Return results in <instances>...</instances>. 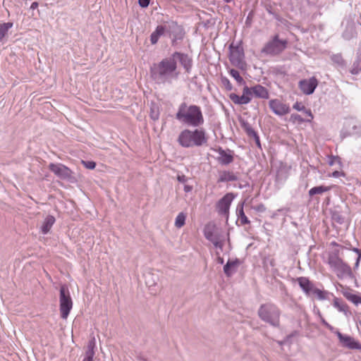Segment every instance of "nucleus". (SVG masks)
I'll use <instances>...</instances> for the list:
<instances>
[{"mask_svg":"<svg viewBox=\"0 0 361 361\" xmlns=\"http://www.w3.org/2000/svg\"><path fill=\"white\" fill-rule=\"evenodd\" d=\"M221 80L222 85L224 86V87L226 90L230 91L233 89V85L231 83L230 80L227 78L222 77Z\"/></svg>","mask_w":361,"mask_h":361,"instance_id":"obj_35","label":"nucleus"},{"mask_svg":"<svg viewBox=\"0 0 361 361\" xmlns=\"http://www.w3.org/2000/svg\"><path fill=\"white\" fill-rule=\"evenodd\" d=\"M150 0H138V4L142 8H147L149 4Z\"/></svg>","mask_w":361,"mask_h":361,"instance_id":"obj_44","label":"nucleus"},{"mask_svg":"<svg viewBox=\"0 0 361 361\" xmlns=\"http://www.w3.org/2000/svg\"><path fill=\"white\" fill-rule=\"evenodd\" d=\"M211 243H212V244L214 245L215 247L219 248L221 250H223L224 242L220 236L218 238L214 239Z\"/></svg>","mask_w":361,"mask_h":361,"instance_id":"obj_36","label":"nucleus"},{"mask_svg":"<svg viewBox=\"0 0 361 361\" xmlns=\"http://www.w3.org/2000/svg\"><path fill=\"white\" fill-rule=\"evenodd\" d=\"M267 11L270 13V14H272V15H274V13H272L271 10L270 8H267Z\"/></svg>","mask_w":361,"mask_h":361,"instance_id":"obj_55","label":"nucleus"},{"mask_svg":"<svg viewBox=\"0 0 361 361\" xmlns=\"http://www.w3.org/2000/svg\"><path fill=\"white\" fill-rule=\"evenodd\" d=\"M59 302L61 317L63 319H66L73 307V301L66 285L61 286Z\"/></svg>","mask_w":361,"mask_h":361,"instance_id":"obj_8","label":"nucleus"},{"mask_svg":"<svg viewBox=\"0 0 361 361\" xmlns=\"http://www.w3.org/2000/svg\"><path fill=\"white\" fill-rule=\"evenodd\" d=\"M159 113L158 109L155 110L154 109H151L150 117L152 120L157 121L159 119Z\"/></svg>","mask_w":361,"mask_h":361,"instance_id":"obj_39","label":"nucleus"},{"mask_svg":"<svg viewBox=\"0 0 361 361\" xmlns=\"http://www.w3.org/2000/svg\"><path fill=\"white\" fill-rule=\"evenodd\" d=\"M230 54L229 60L232 65L241 69L245 70L247 64L245 61V54L243 47L235 46L233 47L232 44L229 47Z\"/></svg>","mask_w":361,"mask_h":361,"instance_id":"obj_9","label":"nucleus"},{"mask_svg":"<svg viewBox=\"0 0 361 361\" xmlns=\"http://www.w3.org/2000/svg\"><path fill=\"white\" fill-rule=\"evenodd\" d=\"M257 212H264L266 210V207L263 204H259L252 207Z\"/></svg>","mask_w":361,"mask_h":361,"instance_id":"obj_41","label":"nucleus"},{"mask_svg":"<svg viewBox=\"0 0 361 361\" xmlns=\"http://www.w3.org/2000/svg\"><path fill=\"white\" fill-rule=\"evenodd\" d=\"M238 180V176L232 171H224L220 173L218 183L235 181Z\"/></svg>","mask_w":361,"mask_h":361,"instance_id":"obj_20","label":"nucleus"},{"mask_svg":"<svg viewBox=\"0 0 361 361\" xmlns=\"http://www.w3.org/2000/svg\"><path fill=\"white\" fill-rule=\"evenodd\" d=\"M164 31H165V27H164L162 25H159L157 27L156 30L154 32L157 35V36L159 38L160 36H161L164 34Z\"/></svg>","mask_w":361,"mask_h":361,"instance_id":"obj_38","label":"nucleus"},{"mask_svg":"<svg viewBox=\"0 0 361 361\" xmlns=\"http://www.w3.org/2000/svg\"><path fill=\"white\" fill-rule=\"evenodd\" d=\"M192 190V186H190V185H185L184 186V191H185V192H190Z\"/></svg>","mask_w":361,"mask_h":361,"instance_id":"obj_50","label":"nucleus"},{"mask_svg":"<svg viewBox=\"0 0 361 361\" xmlns=\"http://www.w3.org/2000/svg\"><path fill=\"white\" fill-rule=\"evenodd\" d=\"M38 7V3L35 1V2H32L31 6H30V8L34 10L35 8H37Z\"/></svg>","mask_w":361,"mask_h":361,"instance_id":"obj_51","label":"nucleus"},{"mask_svg":"<svg viewBox=\"0 0 361 361\" xmlns=\"http://www.w3.org/2000/svg\"><path fill=\"white\" fill-rule=\"evenodd\" d=\"M230 75L236 80V82L238 83V85H244L245 84V82L244 79L240 76L239 72L235 69H231Z\"/></svg>","mask_w":361,"mask_h":361,"instance_id":"obj_34","label":"nucleus"},{"mask_svg":"<svg viewBox=\"0 0 361 361\" xmlns=\"http://www.w3.org/2000/svg\"><path fill=\"white\" fill-rule=\"evenodd\" d=\"M49 169L57 177L61 179H69L71 178V170L63 164L51 163L49 165Z\"/></svg>","mask_w":361,"mask_h":361,"instance_id":"obj_11","label":"nucleus"},{"mask_svg":"<svg viewBox=\"0 0 361 361\" xmlns=\"http://www.w3.org/2000/svg\"><path fill=\"white\" fill-rule=\"evenodd\" d=\"M204 235L205 238L210 242L213 241L214 239L218 238L220 235L216 233H214L213 229L211 226H207L204 229Z\"/></svg>","mask_w":361,"mask_h":361,"instance_id":"obj_29","label":"nucleus"},{"mask_svg":"<svg viewBox=\"0 0 361 361\" xmlns=\"http://www.w3.org/2000/svg\"><path fill=\"white\" fill-rule=\"evenodd\" d=\"M217 262H218V263L222 264H224V259L221 257H218Z\"/></svg>","mask_w":361,"mask_h":361,"instance_id":"obj_53","label":"nucleus"},{"mask_svg":"<svg viewBox=\"0 0 361 361\" xmlns=\"http://www.w3.org/2000/svg\"><path fill=\"white\" fill-rule=\"evenodd\" d=\"M159 40V37L157 35L153 32L150 35V42L152 44H155Z\"/></svg>","mask_w":361,"mask_h":361,"instance_id":"obj_42","label":"nucleus"},{"mask_svg":"<svg viewBox=\"0 0 361 361\" xmlns=\"http://www.w3.org/2000/svg\"><path fill=\"white\" fill-rule=\"evenodd\" d=\"M55 217L52 215H48L43 222V224L41 227V231L43 234H47L49 232L52 226L55 223Z\"/></svg>","mask_w":361,"mask_h":361,"instance_id":"obj_22","label":"nucleus"},{"mask_svg":"<svg viewBox=\"0 0 361 361\" xmlns=\"http://www.w3.org/2000/svg\"><path fill=\"white\" fill-rule=\"evenodd\" d=\"M331 60L333 61L334 63L336 64L338 66L341 68L346 67V61L343 58L341 54H333L332 56H331Z\"/></svg>","mask_w":361,"mask_h":361,"instance_id":"obj_28","label":"nucleus"},{"mask_svg":"<svg viewBox=\"0 0 361 361\" xmlns=\"http://www.w3.org/2000/svg\"><path fill=\"white\" fill-rule=\"evenodd\" d=\"M82 164L88 169H94L96 166V163L92 161H82Z\"/></svg>","mask_w":361,"mask_h":361,"instance_id":"obj_37","label":"nucleus"},{"mask_svg":"<svg viewBox=\"0 0 361 361\" xmlns=\"http://www.w3.org/2000/svg\"><path fill=\"white\" fill-rule=\"evenodd\" d=\"M328 263L336 273L339 279L351 276L353 275L350 267L345 263L336 253L329 255Z\"/></svg>","mask_w":361,"mask_h":361,"instance_id":"obj_6","label":"nucleus"},{"mask_svg":"<svg viewBox=\"0 0 361 361\" xmlns=\"http://www.w3.org/2000/svg\"><path fill=\"white\" fill-rule=\"evenodd\" d=\"M177 141L181 147L189 148L203 145L207 143V138L205 130L202 128L193 130L185 129L180 133Z\"/></svg>","mask_w":361,"mask_h":361,"instance_id":"obj_3","label":"nucleus"},{"mask_svg":"<svg viewBox=\"0 0 361 361\" xmlns=\"http://www.w3.org/2000/svg\"><path fill=\"white\" fill-rule=\"evenodd\" d=\"M290 118L293 121H298L299 122H304L305 120H304L300 115L298 114H292L290 116Z\"/></svg>","mask_w":361,"mask_h":361,"instance_id":"obj_47","label":"nucleus"},{"mask_svg":"<svg viewBox=\"0 0 361 361\" xmlns=\"http://www.w3.org/2000/svg\"><path fill=\"white\" fill-rule=\"evenodd\" d=\"M171 58L174 59L175 61H179L180 65L183 67L186 73H190L192 66V59L187 54L179 51H175L171 54Z\"/></svg>","mask_w":361,"mask_h":361,"instance_id":"obj_14","label":"nucleus"},{"mask_svg":"<svg viewBox=\"0 0 361 361\" xmlns=\"http://www.w3.org/2000/svg\"><path fill=\"white\" fill-rule=\"evenodd\" d=\"M297 281L301 289L307 295L314 296L320 300H324L327 298L329 293L314 287V284L308 278L304 276L298 277Z\"/></svg>","mask_w":361,"mask_h":361,"instance_id":"obj_7","label":"nucleus"},{"mask_svg":"<svg viewBox=\"0 0 361 361\" xmlns=\"http://www.w3.org/2000/svg\"><path fill=\"white\" fill-rule=\"evenodd\" d=\"M353 251L357 254V258L355 262V267H357L361 258V250L354 247L353 248Z\"/></svg>","mask_w":361,"mask_h":361,"instance_id":"obj_40","label":"nucleus"},{"mask_svg":"<svg viewBox=\"0 0 361 361\" xmlns=\"http://www.w3.org/2000/svg\"><path fill=\"white\" fill-rule=\"evenodd\" d=\"M250 89L251 90V96L254 94L256 97L261 99L269 98V94L267 89L261 85H255L250 87Z\"/></svg>","mask_w":361,"mask_h":361,"instance_id":"obj_18","label":"nucleus"},{"mask_svg":"<svg viewBox=\"0 0 361 361\" xmlns=\"http://www.w3.org/2000/svg\"><path fill=\"white\" fill-rule=\"evenodd\" d=\"M318 85V80L315 77L310 79H304L299 82V87L300 90L305 94H311Z\"/></svg>","mask_w":361,"mask_h":361,"instance_id":"obj_16","label":"nucleus"},{"mask_svg":"<svg viewBox=\"0 0 361 361\" xmlns=\"http://www.w3.org/2000/svg\"><path fill=\"white\" fill-rule=\"evenodd\" d=\"M229 98L235 104H247L250 103L252 99L251 90L247 86H245L241 96H239L235 93H231L229 95Z\"/></svg>","mask_w":361,"mask_h":361,"instance_id":"obj_13","label":"nucleus"},{"mask_svg":"<svg viewBox=\"0 0 361 361\" xmlns=\"http://www.w3.org/2000/svg\"><path fill=\"white\" fill-rule=\"evenodd\" d=\"M239 259L228 260L224 267V272L227 276H231L235 272L238 266L239 265Z\"/></svg>","mask_w":361,"mask_h":361,"instance_id":"obj_19","label":"nucleus"},{"mask_svg":"<svg viewBox=\"0 0 361 361\" xmlns=\"http://www.w3.org/2000/svg\"><path fill=\"white\" fill-rule=\"evenodd\" d=\"M287 39H280L279 35H275L265 44L261 52L269 56H277L287 48Z\"/></svg>","mask_w":361,"mask_h":361,"instance_id":"obj_5","label":"nucleus"},{"mask_svg":"<svg viewBox=\"0 0 361 361\" xmlns=\"http://www.w3.org/2000/svg\"><path fill=\"white\" fill-rule=\"evenodd\" d=\"M341 288L343 289V290H341V293L347 300H348L355 305L361 304V297L360 295L353 294L350 290L344 289V288L342 286Z\"/></svg>","mask_w":361,"mask_h":361,"instance_id":"obj_21","label":"nucleus"},{"mask_svg":"<svg viewBox=\"0 0 361 361\" xmlns=\"http://www.w3.org/2000/svg\"><path fill=\"white\" fill-rule=\"evenodd\" d=\"M331 219L333 222L337 223L339 225H341L344 223L343 216L341 214V212L338 211H334L332 212Z\"/></svg>","mask_w":361,"mask_h":361,"instance_id":"obj_33","label":"nucleus"},{"mask_svg":"<svg viewBox=\"0 0 361 361\" xmlns=\"http://www.w3.org/2000/svg\"><path fill=\"white\" fill-rule=\"evenodd\" d=\"M177 180L180 183H185L188 180V178L185 175H178L177 176Z\"/></svg>","mask_w":361,"mask_h":361,"instance_id":"obj_48","label":"nucleus"},{"mask_svg":"<svg viewBox=\"0 0 361 361\" xmlns=\"http://www.w3.org/2000/svg\"><path fill=\"white\" fill-rule=\"evenodd\" d=\"M177 69L178 65L174 59L166 57L153 64L150 68L151 78L158 85L171 84L179 77L180 73Z\"/></svg>","mask_w":361,"mask_h":361,"instance_id":"obj_1","label":"nucleus"},{"mask_svg":"<svg viewBox=\"0 0 361 361\" xmlns=\"http://www.w3.org/2000/svg\"><path fill=\"white\" fill-rule=\"evenodd\" d=\"M340 174H341V173L339 171H336L333 172L332 176L334 178H338L340 176Z\"/></svg>","mask_w":361,"mask_h":361,"instance_id":"obj_52","label":"nucleus"},{"mask_svg":"<svg viewBox=\"0 0 361 361\" xmlns=\"http://www.w3.org/2000/svg\"><path fill=\"white\" fill-rule=\"evenodd\" d=\"M243 205L244 203L239 204L237 207V215L238 216V219L240 221V224L242 225L249 224L250 223L248 218L245 214L244 210H243Z\"/></svg>","mask_w":361,"mask_h":361,"instance_id":"obj_24","label":"nucleus"},{"mask_svg":"<svg viewBox=\"0 0 361 361\" xmlns=\"http://www.w3.org/2000/svg\"><path fill=\"white\" fill-rule=\"evenodd\" d=\"M361 71V48H359L357 51L356 59L354 61L350 73L353 75H357Z\"/></svg>","mask_w":361,"mask_h":361,"instance_id":"obj_23","label":"nucleus"},{"mask_svg":"<svg viewBox=\"0 0 361 361\" xmlns=\"http://www.w3.org/2000/svg\"><path fill=\"white\" fill-rule=\"evenodd\" d=\"M94 345H95L94 339L90 341L88 343L87 349V350L85 352V359H92V360H93V357L94 355Z\"/></svg>","mask_w":361,"mask_h":361,"instance_id":"obj_30","label":"nucleus"},{"mask_svg":"<svg viewBox=\"0 0 361 361\" xmlns=\"http://www.w3.org/2000/svg\"><path fill=\"white\" fill-rule=\"evenodd\" d=\"M333 305L338 309V311L344 312L345 314L349 312L348 306L341 300L334 298Z\"/></svg>","mask_w":361,"mask_h":361,"instance_id":"obj_27","label":"nucleus"},{"mask_svg":"<svg viewBox=\"0 0 361 361\" xmlns=\"http://www.w3.org/2000/svg\"><path fill=\"white\" fill-rule=\"evenodd\" d=\"M233 199V194L228 192L217 202L216 209L220 215L225 216L228 219L229 208Z\"/></svg>","mask_w":361,"mask_h":361,"instance_id":"obj_10","label":"nucleus"},{"mask_svg":"<svg viewBox=\"0 0 361 361\" xmlns=\"http://www.w3.org/2000/svg\"><path fill=\"white\" fill-rule=\"evenodd\" d=\"M186 215L183 212H180L178 214L175 221V226L180 228L185 225Z\"/></svg>","mask_w":361,"mask_h":361,"instance_id":"obj_32","label":"nucleus"},{"mask_svg":"<svg viewBox=\"0 0 361 361\" xmlns=\"http://www.w3.org/2000/svg\"><path fill=\"white\" fill-rule=\"evenodd\" d=\"M341 345L348 349H357L361 351V344L354 338L348 335L342 334L339 331H335Z\"/></svg>","mask_w":361,"mask_h":361,"instance_id":"obj_12","label":"nucleus"},{"mask_svg":"<svg viewBox=\"0 0 361 361\" xmlns=\"http://www.w3.org/2000/svg\"><path fill=\"white\" fill-rule=\"evenodd\" d=\"M258 315L262 321L269 323L271 326H279L280 311L274 304L262 305L258 310Z\"/></svg>","mask_w":361,"mask_h":361,"instance_id":"obj_4","label":"nucleus"},{"mask_svg":"<svg viewBox=\"0 0 361 361\" xmlns=\"http://www.w3.org/2000/svg\"><path fill=\"white\" fill-rule=\"evenodd\" d=\"M219 156L216 158L217 161L221 165H228L233 161V153L230 149H224L219 147L215 150Z\"/></svg>","mask_w":361,"mask_h":361,"instance_id":"obj_17","label":"nucleus"},{"mask_svg":"<svg viewBox=\"0 0 361 361\" xmlns=\"http://www.w3.org/2000/svg\"><path fill=\"white\" fill-rule=\"evenodd\" d=\"M336 159H338L336 157H334L333 159L329 161V164L333 165L334 164V161Z\"/></svg>","mask_w":361,"mask_h":361,"instance_id":"obj_54","label":"nucleus"},{"mask_svg":"<svg viewBox=\"0 0 361 361\" xmlns=\"http://www.w3.org/2000/svg\"><path fill=\"white\" fill-rule=\"evenodd\" d=\"M331 186L319 185L311 188L309 190L308 193L310 197H312L314 195H319L329 191L331 189Z\"/></svg>","mask_w":361,"mask_h":361,"instance_id":"obj_25","label":"nucleus"},{"mask_svg":"<svg viewBox=\"0 0 361 361\" xmlns=\"http://www.w3.org/2000/svg\"><path fill=\"white\" fill-rule=\"evenodd\" d=\"M252 138L254 139L257 146L260 148L261 147V143H260V140H259V137L258 135L256 134L255 136H253Z\"/></svg>","mask_w":361,"mask_h":361,"instance_id":"obj_49","label":"nucleus"},{"mask_svg":"<svg viewBox=\"0 0 361 361\" xmlns=\"http://www.w3.org/2000/svg\"><path fill=\"white\" fill-rule=\"evenodd\" d=\"M303 111H304L305 114L310 117V118L305 120V121L310 122L312 121V119L313 118V115H312V114L311 112V110L310 109H307L305 107V109Z\"/></svg>","mask_w":361,"mask_h":361,"instance_id":"obj_46","label":"nucleus"},{"mask_svg":"<svg viewBox=\"0 0 361 361\" xmlns=\"http://www.w3.org/2000/svg\"><path fill=\"white\" fill-rule=\"evenodd\" d=\"M269 108L278 116H284L290 112V107L288 104L283 103L279 99H271L269 102Z\"/></svg>","mask_w":361,"mask_h":361,"instance_id":"obj_15","label":"nucleus"},{"mask_svg":"<svg viewBox=\"0 0 361 361\" xmlns=\"http://www.w3.org/2000/svg\"><path fill=\"white\" fill-rule=\"evenodd\" d=\"M293 107L294 109L297 111H303L305 106L300 102H296L294 104Z\"/></svg>","mask_w":361,"mask_h":361,"instance_id":"obj_45","label":"nucleus"},{"mask_svg":"<svg viewBox=\"0 0 361 361\" xmlns=\"http://www.w3.org/2000/svg\"><path fill=\"white\" fill-rule=\"evenodd\" d=\"M82 361H93V360L84 358Z\"/></svg>","mask_w":361,"mask_h":361,"instance_id":"obj_56","label":"nucleus"},{"mask_svg":"<svg viewBox=\"0 0 361 361\" xmlns=\"http://www.w3.org/2000/svg\"><path fill=\"white\" fill-rule=\"evenodd\" d=\"M176 118L180 122L192 127H198L204 123V117L200 106L182 102L176 114Z\"/></svg>","mask_w":361,"mask_h":361,"instance_id":"obj_2","label":"nucleus"},{"mask_svg":"<svg viewBox=\"0 0 361 361\" xmlns=\"http://www.w3.org/2000/svg\"><path fill=\"white\" fill-rule=\"evenodd\" d=\"M322 322L326 328H328L331 331L334 332V334L335 331H337L335 330L334 327L329 324L324 319H322Z\"/></svg>","mask_w":361,"mask_h":361,"instance_id":"obj_43","label":"nucleus"},{"mask_svg":"<svg viewBox=\"0 0 361 361\" xmlns=\"http://www.w3.org/2000/svg\"><path fill=\"white\" fill-rule=\"evenodd\" d=\"M240 126L250 138H252L253 136H255V135L257 134L248 122L244 120H241Z\"/></svg>","mask_w":361,"mask_h":361,"instance_id":"obj_26","label":"nucleus"},{"mask_svg":"<svg viewBox=\"0 0 361 361\" xmlns=\"http://www.w3.org/2000/svg\"><path fill=\"white\" fill-rule=\"evenodd\" d=\"M13 27V23L8 22L4 23L0 25V41H1L4 37L7 34L8 30Z\"/></svg>","mask_w":361,"mask_h":361,"instance_id":"obj_31","label":"nucleus"}]
</instances>
